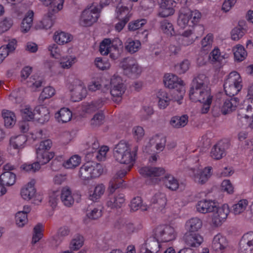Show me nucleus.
<instances>
[{"mask_svg": "<svg viewBox=\"0 0 253 253\" xmlns=\"http://www.w3.org/2000/svg\"><path fill=\"white\" fill-rule=\"evenodd\" d=\"M196 209L198 212L202 213L212 212V223L216 227L221 225L229 213L228 205L224 204L220 207H217L215 203L211 201H199L196 205Z\"/></svg>", "mask_w": 253, "mask_h": 253, "instance_id": "1", "label": "nucleus"}, {"mask_svg": "<svg viewBox=\"0 0 253 253\" xmlns=\"http://www.w3.org/2000/svg\"><path fill=\"white\" fill-rule=\"evenodd\" d=\"M137 150V146L131 148L128 142L122 140L114 148L113 155L117 162L126 165L125 169L129 171L135 162Z\"/></svg>", "mask_w": 253, "mask_h": 253, "instance_id": "2", "label": "nucleus"}, {"mask_svg": "<svg viewBox=\"0 0 253 253\" xmlns=\"http://www.w3.org/2000/svg\"><path fill=\"white\" fill-rule=\"evenodd\" d=\"M209 80L204 74H199L193 80L189 91L190 99L199 98L203 100L202 95L207 96L210 93V89L208 86Z\"/></svg>", "mask_w": 253, "mask_h": 253, "instance_id": "3", "label": "nucleus"}, {"mask_svg": "<svg viewBox=\"0 0 253 253\" xmlns=\"http://www.w3.org/2000/svg\"><path fill=\"white\" fill-rule=\"evenodd\" d=\"M164 82L166 87L170 89H175L172 91L173 99L179 104L183 98L185 93L183 82L173 74H167L164 76Z\"/></svg>", "mask_w": 253, "mask_h": 253, "instance_id": "4", "label": "nucleus"}, {"mask_svg": "<svg viewBox=\"0 0 253 253\" xmlns=\"http://www.w3.org/2000/svg\"><path fill=\"white\" fill-rule=\"evenodd\" d=\"M201 18V14L198 10L190 11L189 9L182 8L179 10L177 19V24L181 28L187 26L193 27L196 25Z\"/></svg>", "mask_w": 253, "mask_h": 253, "instance_id": "5", "label": "nucleus"}, {"mask_svg": "<svg viewBox=\"0 0 253 253\" xmlns=\"http://www.w3.org/2000/svg\"><path fill=\"white\" fill-rule=\"evenodd\" d=\"M243 87L242 80L240 74L236 72H231L227 77L224 84V89L229 96L237 94Z\"/></svg>", "mask_w": 253, "mask_h": 253, "instance_id": "6", "label": "nucleus"}, {"mask_svg": "<svg viewBox=\"0 0 253 253\" xmlns=\"http://www.w3.org/2000/svg\"><path fill=\"white\" fill-rule=\"evenodd\" d=\"M110 86V93L113 101L117 103H120L126 90V86L122 78L117 75H114L111 78Z\"/></svg>", "mask_w": 253, "mask_h": 253, "instance_id": "7", "label": "nucleus"}, {"mask_svg": "<svg viewBox=\"0 0 253 253\" xmlns=\"http://www.w3.org/2000/svg\"><path fill=\"white\" fill-rule=\"evenodd\" d=\"M102 172V167L100 164L88 162L81 167L79 173L83 179H88L99 176Z\"/></svg>", "mask_w": 253, "mask_h": 253, "instance_id": "8", "label": "nucleus"}, {"mask_svg": "<svg viewBox=\"0 0 253 253\" xmlns=\"http://www.w3.org/2000/svg\"><path fill=\"white\" fill-rule=\"evenodd\" d=\"M154 236L162 242H168L174 240L176 232L174 228L169 225H161L155 229Z\"/></svg>", "mask_w": 253, "mask_h": 253, "instance_id": "9", "label": "nucleus"}, {"mask_svg": "<svg viewBox=\"0 0 253 253\" xmlns=\"http://www.w3.org/2000/svg\"><path fill=\"white\" fill-rule=\"evenodd\" d=\"M99 17V11L96 7L84 9L82 13L79 24L83 27H89L96 22Z\"/></svg>", "mask_w": 253, "mask_h": 253, "instance_id": "10", "label": "nucleus"}, {"mask_svg": "<svg viewBox=\"0 0 253 253\" xmlns=\"http://www.w3.org/2000/svg\"><path fill=\"white\" fill-rule=\"evenodd\" d=\"M124 73L129 76H136L141 74V67L133 58H124L120 63Z\"/></svg>", "mask_w": 253, "mask_h": 253, "instance_id": "11", "label": "nucleus"}, {"mask_svg": "<svg viewBox=\"0 0 253 253\" xmlns=\"http://www.w3.org/2000/svg\"><path fill=\"white\" fill-rule=\"evenodd\" d=\"M239 253H253V232L245 234L239 243Z\"/></svg>", "mask_w": 253, "mask_h": 253, "instance_id": "12", "label": "nucleus"}, {"mask_svg": "<svg viewBox=\"0 0 253 253\" xmlns=\"http://www.w3.org/2000/svg\"><path fill=\"white\" fill-rule=\"evenodd\" d=\"M211 167H205L203 169H192L194 181L199 184L205 183L211 175Z\"/></svg>", "mask_w": 253, "mask_h": 253, "instance_id": "13", "label": "nucleus"}, {"mask_svg": "<svg viewBox=\"0 0 253 253\" xmlns=\"http://www.w3.org/2000/svg\"><path fill=\"white\" fill-rule=\"evenodd\" d=\"M166 195L162 192L156 193L151 200V206L157 212H163L167 204Z\"/></svg>", "mask_w": 253, "mask_h": 253, "instance_id": "14", "label": "nucleus"}, {"mask_svg": "<svg viewBox=\"0 0 253 253\" xmlns=\"http://www.w3.org/2000/svg\"><path fill=\"white\" fill-rule=\"evenodd\" d=\"M154 237H151L148 238L145 243L140 248L141 253H157L159 252L160 248L159 242Z\"/></svg>", "mask_w": 253, "mask_h": 253, "instance_id": "15", "label": "nucleus"}, {"mask_svg": "<svg viewBox=\"0 0 253 253\" xmlns=\"http://www.w3.org/2000/svg\"><path fill=\"white\" fill-rule=\"evenodd\" d=\"M198 38L193 29H188L179 35L177 41L180 46L185 47L193 44Z\"/></svg>", "mask_w": 253, "mask_h": 253, "instance_id": "16", "label": "nucleus"}, {"mask_svg": "<svg viewBox=\"0 0 253 253\" xmlns=\"http://www.w3.org/2000/svg\"><path fill=\"white\" fill-rule=\"evenodd\" d=\"M228 246V242L224 236L218 233L213 237L211 248L214 251L219 253H223Z\"/></svg>", "mask_w": 253, "mask_h": 253, "instance_id": "17", "label": "nucleus"}, {"mask_svg": "<svg viewBox=\"0 0 253 253\" xmlns=\"http://www.w3.org/2000/svg\"><path fill=\"white\" fill-rule=\"evenodd\" d=\"M129 170L122 169L118 171L111 180L109 190L110 193H113L115 190L123 187L124 180L122 179Z\"/></svg>", "mask_w": 253, "mask_h": 253, "instance_id": "18", "label": "nucleus"}, {"mask_svg": "<svg viewBox=\"0 0 253 253\" xmlns=\"http://www.w3.org/2000/svg\"><path fill=\"white\" fill-rule=\"evenodd\" d=\"M74 87L71 89L72 96L75 97V101H78L86 97L87 90L84 84L80 80H76L74 82Z\"/></svg>", "mask_w": 253, "mask_h": 253, "instance_id": "19", "label": "nucleus"}, {"mask_svg": "<svg viewBox=\"0 0 253 253\" xmlns=\"http://www.w3.org/2000/svg\"><path fill=\"white\" fill-rule=\"evenodd\" d=\"M239 103L238 97L230 96L223 100L220 106V110L224 115L229 114L235 111Z\"/></svg>", "mask_w": 253, "mask_h": 253, "instance_id": "20", "label": "nucleus"}, {"mask_svg": "<svg viewBox=\"0 0 253 253\" xmlns=\"http://www.w3.org/2000/svg\"><path fill=\"white\" fill-rule=\"evenodd\" d=\"M229 146L228 141H220L215 145L211 152V157L215 160L222 158L225 155V150Z\"/></svg>", "mask_w": 253, "mask_h": 253, "instance_id": "21", "label": "nucleus"}, {"mask_svg": "<svg viewBox=\"0 0 253 253\" xmlns=\"http://www.w3.org/2000/svg\"><path fill=\"white\" fill-rule=\"evenodd\" d=\"M125 199L122 194H110L106 201V206L111 209L121 208L125 204Z\"/></svg>", "mask_w": 253, "mask_h": 253, "instance_id": "22", "label": "nucleus"}, {"mask_svg": "<svg viewBox=\"0 0 253 253\" xmlns=\"http://www.w3.org/2000/svg\"><path fill=\"white\" fill-rule=\"evenodd\" d=\"M166 142V139L164 136L155 135L150 139L148 144L146 145L143 151L149 153V148L153 145L156 144V149L159 151H162L165 146Z\"/></svg>", "mask_w": 253, "mask_h": 253, "instance_id": "23", "label": "nucleus"}, {"mask_svg": "<svg viewBox=\"0 0 253 253\" xmlns=\"http://www.w3.org/2000/svg\"><path fill=\"white\" fill-rule=\"evenodd\" d=\"M238 119L242 126H247L253 128V111L248 113L246 108H241L238 111Z\"/></svg>", "mask_w": 253, "mask_h": 253, "instance_id": "24", "label": "nucleus"}, {"mask_svg": "<svg viewBox=\"0 0 253 253\" xmlns=\"http://www.w3.org/2000/svg\"><path fill=\"white\" fill-rule=\"evenodd\" d=\"M175 2L173 0H162L159 10V15L166 17L172 15L174 10L173 6Z\"/></svg>", "mask_w": 253, "mask_h": 253, "instance_id": "25", "label": "nucleus"}, {"mask_svg": "<svg viewBox=\"0 0 253 253\" xmlns=\"http://www.w3.org/2000/svg\"><path fill=\"white\" fill-rule=\"evenodd\" d=\"M140 173L145 176H160L165 173V169L162 167H145L139 169Z\"/></svg>", "mask_w": 253, "mask_h": 253, "instance_id": "26", "label": "nucleus"}, {"mask_svg": "<svg viewBox=\"0 0 253 253\" xmlns=\"http://www.w3.org/2000/svg\"><path fill=\"white\" fill-rule=\"evenodd\" d=\"M106 187L103 184H98L90 188L88 192V198L92 201H97L104 194Z\"/></svg>", "mask_w": 253, "mask_h": 253, "instance_id": "27", "label": "nucleus"}, {"mask_svg": "<svg viewBox=\"0 0 253 253\" xmlns=\"http://www.w3.org/2000/svg\"><path fill=\"white\" fill-rule=\"evenodd\" d=\"M116 43L119 45L122 44V42L119 39H116L112 42L109 39H104L100 45V53L103 55H107L109 52L112 51V48Z\"/></svg>", "mask_w": 253, "mask_h": 253, "instance_id": "28", "label": "nucleus"}, {"mask_svg": "<svg viewBox=\"0 0 253 253\" xmlns=\"http://www.w3.org/2000/svg\"><path fill=\"white\" fill-rule=\"evenodd\" d=\"M60 199L63 204L67 207L72 206L74 203V199L72 192L70 188L67 186L62 188Z\"/></svg>", "mask_w": 253, "mask_h": 253, "instance_id": "29", "label": "nucleus"}, {"mask_svg": "<svg viewBox=\"0 0 253 253\" xmlns=\"http://www.w3.org/2000/svg\"><path fill=\"white\" fill-rule=\"evenodd\" d=\"M35 118L39 123L43 124L49 120V112L46 107H37L35 108Z\"/></svg>", "mask_w": 253, "mask_h": 253, "instance_id": "30", "label": "nucleus"}, {"mask_svg": "<svg viewBox=\"0 0 253 253\" xmlns=\"http://www.w3.org/2000/svg\"><path fill=\"white\" fill-rule=\"evenodd\" d=\"M35 182L31 181L23 187L21 190V195L23 199L29 201L35 195L36 189L34 187Z\"/></svg>", "mask_w": 253, "mask_h": 253, "instance_id": "31", "label": "nucleus"}, {"mask_svg": "<svg viewBox=\"0 0 253 253\" xmlns=\"http://www.w3.org/2000/svg\"><path fill=\"white\" fill-rule=\"evenodd\" d=\"M184 240L187 246L192 247L199 246L203 241V237L199 234H188L185 236Z\"/></svg>", "mask_w": 253, "mask_h": 253, "instance_id": "32", "label": "nucleus"}, {"mask_svg": "<svg viewBox=\"0 0 253 253\" xmlns=\"http://www.w3.org/2000/svg\"><path fill=\"white\" fill-rule=\"evenodd\" d=\"M53 39L56 43L62 45L71 42L73 37L68 33L58 31L54 33Z\"/></svg>", "mask_w": 253, "mask_h": 253, "instance_id": "33", "label": "nucleus"}, {"mask_svg": "<svg viewBox=\"0 0 253 253\" xmlns=\"http://www.w3.org/2000/svg\"><path fill=\"white\" fill-rule=\"evenodd\" d=\"M72 117V112L67 108H62L55 114V118L56 120L62 123H65L70 121Z\"/></svg>", "mask_w": 253, "mask_h": 253, "instance_id": "34", "label": "nucleus"}, {"mask_svg": "<svg viewBox=\"0 0 253 253\" xmlns=\"http://www.w3.org/2000/svg\"><path fill=\"white\" fill-rule=\"evenodd\" d=\"M27 140V137L23 134L13 136L10 139V146L13 149L19 150L24 148Z\"/></svg>", "mask_w": 253, "mask_h": 253, "instance_id": "35", "label": "nucleus"}, {"mask_svg": "<svg viewBox=\"0 0 253 253\" xmlns=\"http://www.w3.org/2000/svg\"><path fill=\"white\" fill-rule=\"evenodd\" d=\"M158 99V106L160 109H165L169 104L171 100L173 99V97L171 98L167 92L164 90H160L157 93Z\"/></svg>", "mask_w": 253, "mask_h": 253, "instance_id": "36", "label": "nucleus"}, {"mask_svg": "<svg viewBox=\"0 0 253 253\" xmlns=\"http://www.w3.org/2000/svg\"><path fill=\"white\" fill-rule=\"evenodd\" d=\"M202 224V221L201 219L198 217H193L186 222L185 228L190 232H194L201 229Z\"/></svg>", "mask_w": 253, "mask_h": 253, "instance_id": "37", "label": "nucleus"}, {"mask_svg": "<svg viewBox=\"0 0 253 253\" xmlns=\"http://www.w3.org/2000/svg\"><path fill=\"white\" fill-rule=\"evenodd\" d=\"M141 42L138 40L128 39L125 42V48L130 54L137 52L141 48Z\"/></svg>", "mask_w": 253, "mask_h": 253, "instance_id": "38", "label": "nucleus"}, {"mask_svg": "<svg viewBox=\"0 0 253 253\" xmlns=\"http://www.w3.org/2000/svg\"><path fill=\"white\" fill-rule=\"evenodd\" d=\"M2 116L4 120V126L6 127H12L16 123V117L14 113L10 111L4 109L2 111Z\"/></svg>", "mask_w": 253, "mask_h": 253, "instance_id": "39", "label": "nucleus"}, {"mask_svg": "<svg viewBox=\"0 0 253 253\" xmlns=\"http://www.w3.org/2000/svg\"><path fill=\"white\" fill-rule=\"evenodd\" d=\"M36 163H38L40 166L48 163L54 156V153L52 152L36 151Z\"/></svg>", "mask_w": 253, "mask_h": 253, "instance_id": "40", "label": "nucleus"}, {"mask_svg": "<svg viewBox=\"0 0 253 253\" xmlns=\"http://www.w3.org/2000/svg\"><path fill=\"white\" fill-rule=\"evenodd\" d=\"M130 210L132 211H136L140 209L142 211H147L149 207L147 205L143 204L141 197H136L133 198L129 204Z\"/></svg>", "mask_w": 253, "mask_h": 253, "instance_id": "41", "label": "nucleus"}, {"mask_svg": "<svg viewBox=\"0 0 253 253\" xmlns=\"http://www.w3.org/2000/svg\"><path fill=\"white\" fill-rule=\"evenodd\" d=\"M188 122V117L187 115L181 116L173 117L170 121V125L175 128H180L185 126Z\"/></svg>", "mask_w": 253, "mask_h": 253, "instance_id": "42", "label": "nucleus"}, {"mask_svg": "<svg viewBox=\"0 0 253 253\" xmlns=\"http://www.w3.org/2000/svg\"><path fill=\"white\" fill-rule=\"evenodd\" d=\"M34 12L29 10L25 15L21 24V29L22 32L26 33L31 28L33 24Z\"/></svg>", "mask_w": 253, "mask_h": 253, "instance_id": "43", "label": "nucleus"}, {"mask_svg": "<svg viewBox=\"0 0 253 253\" xmlns=\"http://www.w3.org/2000/svg\"><path fill=\"white\" fill-rule=\"evenodd\" d=\"M0 181L5 186L12 185L15 182L16 175L10 171H5L0 175Z\"/></svg>", "mask_w": 253, "mask_h": 253, "instance_id": "44", "label": "nucleus"}, {"mask_svg": "<svg viewBox=\"0 0 253 253\" xmlns=\"http://www.w3.org/2000/svg\"><path fill=\"white\" fill-rule=\"evenodd\" d=\"M103 209V207L100 205L92 207L88 210L86 215L89 219H97L102 216Z\"/></svg>", "mask_w": 253, "mask_h": 253, "instance_id": "45", "label": "nucleus"}, {"mask_svg": "<svg viewBox=\"0 0 253 253\" xmlns=\"http://www.w3.org/2000/svg\"><path fill=\"white\" fill-rule=\"evenodd\" d=\"M43 82V79L42 77L35 75L30 78L27 82V85L32 90L36 91L42 86Z\"/></svg>", "mask_w": 253, "mask_h": 253, "instance_id": "46", "label": "nucleus"}, {"mask_svg": "<svg viewBox=\"0 0 253 253\" xmlns=\"http://www.w3.org/2000/svg\"><path fill=\"white\" fill-rule=\"evenodd\" d=\"M131 9V5H130L129 6H126L119 4L116 9L117 17L119 19H123V18L128 16L129 19L131 15V14L129 13Z\"/></svg>", "mask_w": 253, "mask_h": 253, "instance_id": "47", "label": "nucleus"}, {"mask_svg": "<svg viewBox=\"0 0 253 253\" xmlns=\"http://www.w3.org/2000/svg\"><path fill=\"white\" fill-rule=\"evenodd\" d=\"M203 98V100H201L200 99L196 98V99H190L193 101H199L203 104V106L201 109V112L203 114L207 113L210 108V106L212 101V96L211 95L210 93H209V95L207 96H204L203 95L201 96Z\"/></svg>", "mask_w": 253, "mask_h": 253, "instance_id": "48", "label": "nucleus"}, {"mask_svg": "<svg viewBox=\"0 0 253 253\" xmlns=\"http://www.w3.org/2000/svg\"><path fill=\"white\" fill-rule=\"evenodd\" d=\"M248 205V202L247 200H241L233 205L232 211L235 215L240 214L245 211Z\"/></svg>", "mask_w": 253, "mask_h": 253, "instance_id": "49", "label": "nucleus"}, {"mask_svg": "<svg viewBox=\"0 0 253 253\" xmlns=\"http://www.w3.org/2000/svg\"><path fill=\"white\" fill-rule=\"evenodd\" d=\"M160 29L168 36H172L174 34L173 25L168 20H164L160 22Z\"/></svg>", "mask_w": 253, "mask_h": 253, "instance_id": "50", "label": "nucleus"}, {"mask_svg": "<svg viewBox=\"0 0 253 253\" xmlns=\"http://www.w3.org/2000/svg\"><path fill=\"white\" fill-rule=\"evenodd\" d=\"M81 162V157L76 155L65 161L63 164V166L66 169H74L79 166Z\"/></svg>", "mask_w": 253, "mask_h": 253, "instance_id": "51", "label": "nucleus"}, {"mask_svg": "<svg viewBox=\"0 0 253 253\" xmlns=\"http://www.w3.org/2000/svg\"><path fill=\"white\" fill-rule=\"evenodd\" d=\"M164 183L166 186L171 190H176L179 186L177 180L170 175L165 177Z\"/></svg>", "mask_w": 253, "mask_h": 253, "instance_id": "52", "label": "nucleus"}, {"mask_svg": "<svg viewBox=\"0 0 253 253\" xmlns=\"http://www.w3.org/2000/svg\"><path fill=\"white\" fill-rule=\"evenodd\" d=\"M235 59L237 61H243L247 55L244 47L240 45H238L233 48Z\"/></svg>", "mask_w": 253, "mask_h": 253, "instance_id": "53", "label": "nucleus"}, {"mask_svg": "<svg viewBox=\"0 0 253 253\" xmlns=\"http://www.w3.org/2000/svg\"><path fill=\"white\" fill-rule=\"evenodd\" d=\"M21 113L23 119L27 121L32 120L35 117V113L33 112V109L28 105H26L21 109Z\"/></svg>", "mask_w": 253, "mask_h": 253, "instance_id": "54", "label": "nucleus"}, {"mask_svg": "<svg viewBox=\"0 0 253 253\" xmlns=\"http://www.w3.org/2000/svg\"><path fill=\"white\" fill-rule=\"evenodd\" d=\"M104 102L105 100L102 98L92 101L86 106V111L88 113H91L98 110L103 106Z\"/></svg>", "mask_w": 253, "mask_h": 253, "instance_id": "55", "label": "nucleus"}, {"mask_svg": "<svg viewBox=\"0 0 253 253\" xmlns=\"http://www.w3.org/2000/svg\"><path fill=\"white\" fill-rule=\"evenodd\" d=\"M116 227L121 230L122 232L126 234H130L136 231V229L133 224L129 222H124L120 226L117 225Z\"/></svg>", "mask_w": 253, "mask_h": 253, "instance_id": "56", "label": "nucleus"}, {"mask_svg": "<svg viewBox=\"0 0 253 253\" xmlns=\"http://www.w3.org/2000/svg\"><path fill=\"white\" fill-rule=\"evenodd\" d=\"M246 102L248 104L246 107L247 111L251 113L253 110V83L248 87Z\"/></svg>", "mask_w": 253, "mask_h": 253, "instance_id": "57", "label": "nucleus"}, {"mask_svg": "<svg viewBox=\"0 0 253 253\" xmlns=\"http://www.w3.org/2000/svg\"><path fill=\"white\" fill-rule=\"evenodd\" d=\"M43 226L42 224H38L34 228V234L32 243L33 244L37 243L42 237V233Z\"/></svg>", "mask_w": 253, "mask_h": 253, "instance_id": "58", "label": "nucleus"}, {"mask_svg": "<svg viewBox=\"0 0 253 253\" xmlns=\"http://www.w3.org/2000/svg\"><path fill=\"white\" fill-rule=\"evenodd\" d=\"M84 238L81 235L76 236L71 241L70 248L71 250H78L83 245Z\"/></svg>", "mask_w": 253, "mask_h": 253, "instance_id": "59", "label": "nucleus"}, {"mask_svg": "<svg viewBox=\"0 0 253 253\" xmlns=\"http://www.w3.org/2000/svg\"><path fill=\"white\" fill-rule=\"evenodd\" d=\"M77 61L75 56H68L63 57L60 61V65L63 68L68 69L70 68Z\"/></svg>", "mask_w": 253, "mask_h": 253, "instance_id": "60", "label": "nucleus"}, {"mask_svg": "<svg viewBox=\"0 0 253 253\" xmlns=\"http://www.w3.org/2000/svg\"><path fill=\"white\" fill-rule=\"evenodd\" d=\"M96 67L101 70H108L110 67V63L108 60L97 57L94 60Z\"/></svg>", "mask_w": 253, "mask_h": 253, "instance_id": "61", "label": "nucleus"}, {"mask_svg": "<svg viewBox=\"0 0 253 253\" xmlns=\"http://www.w3.org/2000/svg\"><path fill=\"white\" fill-rule=\"evenodd\" d=\"M190 65V61L187 59H185L180 63L176 65L175 69L178 74H184L188 70Z\"/></svg>", "mask_w": 253, "mask_h": 253, "instance_id": "62", "label": "nucleus"}, {"mask_svg": "<svg viewBox=\"0 0 253 253\" xmlns=\"http://www.w3.org/2000/svg\"><path fill=\"white\" fill-rule=\"evenodd\" d=\"M104 119V116L101 112L95 114L90 120V125L93 127H97L103 124Z\"/></svg>", "mask_w": 253, "mask_h": 253, "instance_id": "63", "label": "nucleus"}, {"mask_svg": "<svg viewBox=\"0 0 253 253\" xmlns=\"http://www.w3.org/2000/svg\"><path fill=\"white\" fill-rule=\"evenodd\" d=\"M40 168V165L36 162L33 164H24L20 167L21 170L29 172H35L39 170Z\"/></svg>", "mask_w": 253, "mask_h": 253, "instance_id": "64", "label": "nucleus"}]
</instances>
